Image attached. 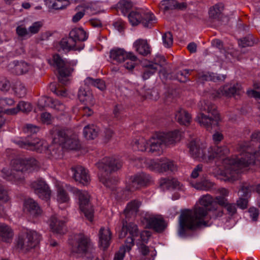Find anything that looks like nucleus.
I'll list each match as a JSON object with an SVG mask.
<instances>
[{"mask_svg": "<svg viewBox=\"0 0 260 260\" xmlns=\"http://www.w3.org/2000/svg\"><path fill=\"white\" fill-rule=\"evenodd\" d=\"M135 50L140 54L145 56L150 53V47L146 40L139 39L133 44Z\"/></svg>", "mask_w": 260, "mask_h": 260, "instance_id": "31", "label": "nucleus"}, {"mask_svg": "<svg viewBox=\"0 0 260 260\" xmlns=\"http://www.w3.org/2000/svg\"><path fill=\"white\" fill-rule=\"evenodd\" d=\"M53 120V117L50 113L48 112H43L41 115V120L44 124H49Z\"/></svg>", "mask_w": 260, "mask_h": 260, "instance_id": "57", "label": "nucleus"}, {"mask_svg": "<svg viewBox=\"0 0 260 260\" xmlns=\"http://www.w3.org/2000/svg\"><path fill=\"white\" fill-rule=\"evenodd\" d=\"M15 94L19 98L24 97L26 94V89L21 82H15L13 85Z\"/></svg>", "mask_w": 260, "mask_h": 260, "instance_id": "50", "label": "nucleus"}, {"mask_svg": "<svg viewBox=\"0 0 260 260\" xmlns=\"http://www.w3.org/2000/svg\"><path fill=\"white\" fill-rule=\"evenodd\" d=\"M254 89H249L247 90V94L249 97L254 98L256 100H260V82H255L253 85Z\"/></svg>", "mask_w": 260, "mask_h": 260, "instance_id": "51", "label": "nucleus"}, {"mask_svg": "<svg viewBox=\"0 0 260 260\" xmlns=\"http://www.w3.org/2000/svg\"><path fill=\"white\" fill-rule=\"evenodd\" d=\"M223 139V136L221 132H215L212 136L213 141L215 143H218Z\"/></svg>", "mask_w": 260, "mask_h": 260, "instance_id": "64", "label": "nucleus"}, {"mask_svg": "<svg viewBox=\"0 0 260 260\" xmlns=\"http://www.w3.org/2000/svg\"><path fill=\"white\" fill-rule=\"evenodd\" d=\"M126 60L127 61L124 64V68L128 70H132L135 67L138 58L134 53L128 52V55H127Z\"/></svg>", "mask_w": 260, "mask_h": 260, "instance_id": "49", "label": "nucleus"}, {"mask_svg": "<svg viewBox=\"0 0 260 260\" xmlns=\"http://www.w3.org/2000/svg\"><path fill=\"white\" fill-rule=\"evenodd\" d=\"M70 244L71 252L86 260H92L95 256V248L90 239L83 234L76 235L74 241Z\"/></svg>", "mask_w": 260, "mask_h": 260, "instance_id": "7", "label": "nucleus"}, {"mask_svg": "<svg viewBox=\"0 0 260 260\" xmlns=\"http://www.w3.org/2000/svg\"><path fill=\"white\" fill-rule=\"evenodd\" d=\"M241 89L238 84L233 86L226 85L215 92L212 93L213 99L220 98L222 96H231L236 94H240Z\"/></svg>", "mask_w": 260, "mask_h": 260, "instance_id": "20", "label": "nucleus"}, {"mask_svg": "<svg viewBox=\"0 0 260 260\" xmlns=\"http://www.w3.org/2000/svg\"><path fill=\"white\" fill-rule=\"evenodd\" d=\"M250 188L249 186H243L241 189L239 190V195L243 198H240L239 200L237 201V206L241 208V209H245L247 208L248 201L247 199L245 198H247L250 192Z\"/></svg>", "mask_w": 260, "mask_h": 260, "instance_id": "38", "label": "nucleus"}, {"mask_svg": "<svg viewBox=\"0 0 260 260\" xmlns=\"http://www.w3.org/2000/svg\"><path fill=\"white\" fill-rule=\"evenodd\" d=\"M42 26L43 23L41 21H36L34 22L28 29L30 36L38 33Z\"/></svg>", "mask_w": 260, "mask_h": 260, "instance_id": "53", "label": "nucleus"}, {"mask_svg": "<svg viewBox=\"0 0 260 260\" xmlns=\"http://www.w3.org/2000/svg\"><path fill=\"white\" fill-rule=\"evenodd\" d=\"M12 170L4 169L2 177L16 184L23 183L24 180L23 172L30 173L38 170L39 164L34 158H17L11 161Z\"/></svg>", "mask_w": 260, "mask_h": 260, "instance_id": "4", "label": "nucleus"}, {"mask_svg": "<svg viewBox=\"0 0 260 260\" xmlns=\"http://www.w3.org/2000/svg\"><path fill=\"white\" fill-rule=\"evenodd\" d=\"M141 222L146 228L153 229L157 232L162 231L165 228L164 221L160 217L146 214L142 217Z\"/></svg>", "mask_w": 260, "mask_h": 260, "instance_id": "15", "label": "nucleus"}, {"mask_svg": "<svg viewBox=\"0 0 260 260\" xmlns=\"http://www.w3.org/2000/svg\"><path fill=\"white\" fill-rule=\"evenodd\" d=\"M239 45L242 47L246 46H251L254 44V41L252 40V37H248L241 40L239 42Z\"/></svg>", "mask_w": 260, "mask_h": 260, "instance_id": "60", "label": "nucleus"}, {"mask_svg": "<svg viewBox=\"0 0 260 260\" xmlns=\"http://www.w3.org/2000/svg\"><path fill=\"white\" fill-rule=\"evenodd\" d=\"M73 177L76 182L84 185H88L90 181L88 171L82 166H77L72 168Z\"/></svg>", "mask_w": 260, "mask_h": 260, "instance_id": "19", "label": "nucleus"}, {"mask_svg": "<svg viewBox=\"0 0 260 260\" xmlns=\"http://www.w3.org/2000/svg\"><path fill=\"white\" fill-rule=\"evenodd\" d=\"M12 229L5 223L0 222V239L6 242H9L13 237Z\"/></svg>", "mask_w": 260, "mask_h": 260, "instance_id": "37", "label": "nucleus"}, {"mask_svg": "<svg viewBox=\"0 0 260 260\" xmlns=\"http://www.w3.org/2000/svg\"><path fill=\"white\" fill-rule=\"evenodd\" d=\"M23 210L32 216H37L42 213V210L38 204L32 199H28L25 200L23 204Z\"/></svg>", "mask_w": 260, "mask_h": 260, "instance_id": "26", "label": "nucleus"}, {"mask_svg": "<svg viewBox=\"0 0 260 260\" xmlns=\"http://www.w3.org/2000/svg\"><path fill=\"white\" fill-rule=\"evenodd\" d=\"M63 83V82H51L49 85V88L51 91L55 94L65 96L67 95V93Z\"/></svg>", "mask_w": 260, "mask_h": 260, "instance_id": "45", "label": "nucleus"}, {"mask_svg": "<svg viewBox=\"0 0 260 260\" xmlns=\"http://www.w3.org/2000/svg\"><path fill=\"white\" fill-rule=\"evenodd\" d=\"M144 96L146 99L148 98L154 101L157 100L159 98L158 92L155 89H148Z\"/></svg>", "mask_w": 260, "mask_h": 260, "instance_id": "58", "label": "nucleus"}, {"mask_svg": "<svg viewBox=\"0 0 260 260\" xmlns=\"http://www.w3.org/2000/svg\"><path fill=\"white\" fill-rule=\"evenodd\" d=\"M13 64V72L17 75L26 74L32 69V66L23 61H14Z\"/></svg>", "mask_w": 260, "mask_h": 260, "instance_id": "33", "label": "nucleus"}, {"mask_svg": "<svg viewBox=\"0 0 260 260\" xmlns=\"http://www.w3.org/2000/svg\"><path fill=\"white\" fill-rule=\"evenodd\" d=\"M132 146L134 150L145 151L149 148V140H147L143 137H140L133 140Z\"/></svg>", "mask_w": 260, "mask_h": 260, "instance_id": "39", "label": "nucleus"}, {"mask_svg": "<svg viewBox=\"0 0 260 260\" xmlns=\"http://www.w3.org/2000/svg\"><path fill=\"white\" fill-rule=\"evenodd\" d=\"M186 7L185 3H179L176 0H162L159 4V8L164 11L173 9L183 10Z\"/></svg>", "mask_w": 260, "mask_h": 260, "instance_id": "30", "label": "nucleus"}, {"mask_svg": "<svg viewBox=\"0 0 260 260\" xmlns=\"http://www.w3.org/2000/svg\"><path fill=\"white\" fill-rule=\"evenodd\" d=\"M215 202L217 203L221 207H225L229 214L233 215L236 211V206L234 204H229L226 198L221 196H217L215 199Z\"/></svg>", "mask_w": 260, "mask_h": 260, "instance_id": "41", "label": "nucleus"}, {"mask_svg": "<svg viewBox=\"0 0 260 260\" xmlns=\"http://www.w3.org/2000/svg\"><path fill=\"white\" fill-rule=\"evenodd\" d=\"M121 161L117 157H105L96 164L99 169V178L105 186L113 188L118 180L111 178L109 174L122 167Z\"/></svg>", "mask_w": 260, "mask_h": 260, "instance_id": "5", "label": "nucleus"}, {"mask_svg": "<svg viewBox=\"0 0 260 260\" xmlns=\"http://www.w3.org/2000/svg\"><path fill=\"white\" fill-rule=\"evenodd\" d=\"M60 46L64 51L68 52L70 50L80 51L83 49L84 45L83 44L77 45L70 37L69 38L62 39L60 42Z\"/></svg>", "mask_w": 260, "mask_h": 260, "instance_id": "28", "label": "nucleus"}, {"mask_svg": "<svg viewBox=\"0 0 260 260\" xmlns=\"http://www.w3.org/2000/svg\"><path fill=\"white\" fill-rule=\"evenodd\" d=\"M143 13L144 10L143 9H137L136 10L132 11L129 14L128 18L129 22L132 25H137L140 23H141Z\"/></svg>", "mask_w": 260, "mask_h": 260, "instance_id": "40", "label": "nucleus"}, {"mask_svg": "<svg viewBox=\"0 0 260 260\" xmlns=\"http://www.w3.org/2000/svg\"><path fill=\"white\" fill-rule=\"evenodd\" d=\"M131 180L132 185L128 187V189L133 191L139 187L149 185L151 182V177L149 174L142 172L135 175Z\"/></svg>", "mask_w": 260, "mask_h": 260, "instance_id": "17", "label": "nucleus"}, {"mask_svg": "<svg viewBox=\"0 0 260 260\" xmlns=\"http://www.w3.org/2000/svg\"><path fill=\"white\" fill-rule=\"evenodd\" d=\"M65 219L58 217L56 215L50 217L48 220V224L51 231L57 234H64L67 230L65 227Z\"/></svg>", "mask_w": 260, "mask_h": 260, "instance_id": "22", "label": "nucleus"}, {"mask_svg": "<svg viewBox=\"0 0 260 260\" xmlns=\"http://www.w3.org/2000/svg\"><path fill=\"white\" fill-rule=\"evenodd\" d=\"M99 245L103 249L109 247L111 239V233L108 228H101L99 233Z\"/></svg>", "mask_w": 260, "mask_h": 260, "instance_id": "29", "label": "nucleus"}, {"mask_svg": "<svg viewBox=\"0 0 260 260\" xmlns=\"http://www.w3.org/2000/svg\"><path fill=\"white\" fill-rule=\"evenodd\" d=\"M20 146L28 149L32 150H36L39 152H42L46 149H48L51 151L52 149V146L48 147L46 142L44 140H40L39 139H35L32 142L26 141L22 142Z\"/></svg>", "mask_w": 260, "mask_h": 260, "instance_id": "21", "label": "nucleus"}, {"mask_svg": "<svg viewBox=\"0 0 260 260\" xmlns=\"http://www.w3.org/2000/svg\"><path fill=\"white\" fill-rule=\"evenodd\" d=\"M127 221L123 224V227L121 230V233L120 235V238H123L125 236L126 234L128 232L129 237L126 239L125 245L121 247L119 251L116 253L114 260H123L125 252L126 251H129L132 247L134 244V241L136 238L139 236V232L136 224L133 223H129L127 225Z\"/></svg>", "mask_w": 260, "mask_h": 260, "instance_id": "9", "label": "nucleus"}, {"mask_svg": "<svg viewBox=\"0 0 260 260\" xmlns=\"http://www.w3.org/2000/svg\"><path fill=\"white\" fill-rule=\"evenodd\" d=\"M45 4L49 9L62 10L70 5L69 0H45Z\"/></svg>", "mask_w": 260, "mask_h": 260, "instance_id": "34", "label": "nucleus"}, {"mask_svg": "<svg viewBox=\"0 0 260 260\" xmlns=\"http://www.w3.org/2000/svg\"><path fill=\"white\" fill-rule=\"evenodd\" d=\"M140 205L141 203L136 200L133 201L129 203L124 210V214L126 218L135 217L139 212V209Z\"/></svg>", "mask_w": 260, "mask_h": 260, "instance_id": "36", "label": "nucleus"}, {"mask_svg": "<svg viewBox=\"0 0 260 260\" xmlns=\"http://www.w3.org/2000/svg\"><path fill=\"white\" fill-rule=\"evenodd\" d=\"M223 215V210L221 207L215 208L214 207L208 212V217L205 219V224H202V225H207L206 221L209 218L216 219L221 217Z\"/></svg>", "mask_w": 260, "mask_h": 260, "instance_id": "48", "label": "nucleus"}, {"mask_svg": "<svg viewBox=\"0 0 260 260\" xmlns=\"http://www.w3.org/2000/svg\"><path fill=\"white\" fill-rule=\"evenodd\" d=\"M49 63L57 70L58 78L63 79L71 76L73 71V69L71 67L76 66L77 61H69L66 59H62L58 54H54L52 59L49 61Z\"/></svg>", "mask_w": 260, "mask_h": 260, "instance_id": "11", "label": "nucleus"}, {"mask_svg": "<svg viewBox=\"0 0 260 260\" xmlns=\"http://www.w3.org/2000/svg\"><path fill=\"white\" fill-rule=\"evenodd\" d=\"M162 137L157 133L149 139V152L156 155H160L162 153L163 146L165 145Z\"/></svg>", "mask_w": 260, "mask_h": 260, "instance_id": "18", "label": "nucleus"}, {"mask_svg": "<svg viewBox=\"0 0 260 260\" xmlns=\"http://www.w3.org/2000/svg\"><path fill=\"white\" fill-rule=\"evenodd\" d=\"M157 22L154 15L151 12L144 11L141 23L145 27L150 28Z\"/></svg>", "mask_w": 260, "mask_h": 260, "instance_id": "42", "label": "nucleus"}, {"mask_svg": "<svg viewBox=\"0 0 260 260\" xmlns=\"http://www.w3.org/2000/svg\"><path fill=\"white\" fill-rule=\"evenodd\" d=\"M41 240V235L34 231H27L17 241L18 248L28 250L36 247Z\"/></svg>", "mask_w": 260, "mask_h": 260, "instance_id": "13", "label": "nucleus"}, {"mask_svg": "<svg viewBox=\"0 0 260 260\" xmlns=\"http://www.w3.org/2000/svg\"><path fill=\"white\" fill-rule=\"evenodd\" d=\"M223 10V5L222 4L215 5L212 7L209 12V17L213 20H219Z\"/></svg>", "mask_w": 260, "mask_h": 260, "instance_id": "46", "label": "nucleus"}, {"mask_svg": "<svg viewBox=\"0 0 260 260\" xmlns=\"http://www.w3.org/2000/svg\"><path fill=\"white\" fill-rule=\"evenodd\" d=\"M32 109V106L30 103L20 101L18 103L16 107L5 109L4 111L5 113L8 115H13L17 114L20 111L27 113L30 112Z\"/></svg>", "mask_w": 260, "mask_h": 260, "instance_id": "24", "label": "nucleus"}, {"mask_svg": "<svg viewBox=\"0 0 260 260\" xmlns=\"http://www.w3.org/2000/svg\"><path fill=\"white\" fill-rule=\"evenodd\" d=\"M174 117L177 122L183 125H189L191 121L190 114L182 107H178L175 109Z\"/></svg>", "mask_w": 260, "mask_h": 260, "instance_id": "23", "label": "nucleus"}, {"mask_svg": "<svg viewBox=\"0 0 260 260\" xmlns=\"http://www.w3.org/2000/svg\"><path fill=\"white\" fill-rule=\"evenodd\" d=\"M99 128L94 125H87L83 129V135L88 140L94 139L98 136Z\"/></svg>", "mask_w": 260, "mask_h": 260, "instance_id": "44", "label": "nucleus"}, {"mask_svg": "<svg viewBox=\"0 0 260 260\" xmlns=\"http://www.w3.org/2000/svg\"><path fill=\"white\" fill-rule=\"evenodd\" d=\"M190 154L194 159L204 162L209 163L216 159V164L219 167L215 172L216 175L225 182H233L240 178L242 169L260 161V148L254 151L249 142L239 144L237 148L238 154L231 157L226 156L229 154V148L222 147H207V143L198 139H194L187 144Z\"/></svg>", "mask_w": 260, "mask_h": 260, "instance_id": "1", "label": "nucleus"}, {"mask_svg": "<svg viewBox=\"0 0 260 260\" xmlns=\"http://www.w3.org/2000/svg\"><path fill=\"white\" fill-rule=\"evenodd\" d=\"M91 106L85 105L81 107L82 114L86 116H90L93 114V111L90 107Z\"/></svg>", "mask_w": 260, "mask_h": 260, "instance_id": "61", "label": "nucleus"}, {"mask_svg": "<svg viewBox=\"0 0 260 260\" xmlns=\"http://www.w3.org/2000/svg\"><path fill=\"white\" fill-rule=\"evenodd\" d=\"M31 186L40 199L46 201L50 199L51 191L44 180L40 179L32 182Z\"/></svg>", "mask_w": 260, "mask_h": 260, "instance_id": "14", "label": "nucleus"}, {"mask_svg": "<svg viewBox=\"0 0 260 260\" xmlns=\"http://www.w3.org/2000/svg\"><path fill=\"white\" fill-rule=\"evenodd\" d=\"M190 183L192 187L197 190H210L214 184L205 179L203 171V166L202 164L197 165L192 171L190 175Z\"/></svg>", "mask_w": 260, "mask_h": 260, "instance_id": "10", "label": "nucleus"}, {"mask_svg": "<svg viewBox=\"0 0 260 260\" xmlns=\"http://www.w3.org/2000/svg\"><path fill=\"white\" fill-rule=\"evenodd\" d=\"M200 112L198 113L196 121L202 126L210 128L217 125L221 121L216 106L208 101H202L198 105Z\"/></svg>", "mask_w": 260, "mask_h": 260, "instance_id": "6", "label": "nucleus"}, {"mask_svg": "<svg viewBox=\"0 0 260 260\" xmlns=\"http://www.w3.org/2000/svg\"><path fill=\"white\" fill-rule=\"evenodd\" d=\"M52 132V142L57 145V150L60 148V145L72 150L79 148L80 145L77 136L72 134L70 131L59 130L57 128H54Z\"/></svg>", "mask_w": 260, "mask_h": 260, "instance_id": "8", "label": "nucleus"}, {"mask_svg": "<svg viewBox=\"0 0 260 260\" xmlns=\"http://www.w3.org/2000/svg\"><path fill=\"white\" fill-rule=\"evenodd\" d=\"M156 66V64H154L152 66V68L146 69L142 75L143 79L145 80L149 79L155 72L157 69Z\"/></svg>", "mask_w": 260, "mask_h": 260, "instance_id": "56", "label": "nucleus"}, {"mask_svg": "<svg viewBox=\"0 0 260 260\" xmlns=\"http://www.w3.org/2000/svg\"><path fill=\"white\" fill-rule=\"evenodd\" d=\"M159 184L164 187H172L176 189H181L182 186L180 182L176 179H169L166 178H161L159 180Z\"/></svg>", "mask_w": 260, "mask_h": 260, "instance_id": "43", "label": "nucleus"}, {"mask_svg": "<svg viewBox=\"0 0 260 260\" xmlns=\"http://www.w3.org/2000/svg\"><path fill=\"white\" fill-rule=\"evenodd\" d=\"M248 212L249 215L253 221H256L258 216V211L255 207H251L249 209Z\"/></svg>", "mask_w": 260, "mask_h": 260, "instance_id": "62", "label": "nucleus"}, {"mask_svg": "<svg viewBox=\"0 0 260 260\" xmlns=\"http://www.w3.org/2000/svg\"><path fill=\"white\" fill-rule=\"evenodd\" d=\"M15 104V101L12 98L0 97V106H12Z\"/></svg>", "mask_w": 260, "mask_h": 260, "instance_id": "59", "label": "nucleus"}, {"mask_svg": "<svg viewBox=\"0 0 260 260\" xmlns=\"http://www.w3.org/2000/svg\"><path fill=\"white\" fill-rule=\"evenodd\" d=\"M78 98L85 105L93 106L94 104L92 94L86 84L79 89Z\"/></svg>", "mask_w": 260, "mask_h": 260, "instance_id": "25", "label": "nucleus"}, {"mask_svg": "<svg viewBox=\"0 0 260 260\" xmlns=\"http://www.w3.org/2000/svg\"><path fill=\"white\" fill-rule=\"evenodd\" d=\"M128 55V52H126L123 48H113L110 51V58L114 62L121 63L124 61Z\"/></svg>", "mask_w": 260, "mask_h": 260, "instance_id": "27", "label": "nucleus"}, {"mask_svg": "<svg viewBox=\"0 0 260 260\" xmlns=\"http://www.w3.org/2000/svg\"><path fill=\"white\" fill-rule=\"evenodd\" d=\"M38 106L41 108L45 106H48L50 107H56L57 105L60 107V109L62 110L64 108L63 104L58 100H54L48 96H42L39 99L38 102Z\"/></svg>", "mask_w": 260, "mask_h": 260, "instance_id": "35", "label": "nucleus"}, {"mask_svg": "<svg viewBox=\"0 0 260 260\" xmlns=\"http://www.w3.org/2000/svg\"><path fill=\"white\" fill-rule=\"evenodd\" d=\"M225 79V76L222 75H217V74L214 73H203L200 76V80L202 81H216L220 80H224Z\"/></svg>", "mask_w": 260, "mask_h": 260, "instance_id": "47", "label": "nucleus"}, {"mask_svg": "<svg viewBox=\"0 0 260 260\" xmlns=\"http://www.w3.org/2000/svg\"><path fill=\"white\" fill-rule=\"evenodd\" d=\"M70 37L77 45L78 42L85 41L88 38L86 32L82 27L72 29L70 32Z\"/></svg>", "mask_w": 260, "mask_h": 260, "instance_id": "32", "label": "nucleus"}, {"mask_svg": "<svg viewBox=\"0 0 260 260\" xmlns=\"http://www.w3.org/2000/svg\"><path fill=\"white\" fill-rule=\"evenodd\" d=\"M120 9L123 15H126L132 8L133 5L131 2L122 0L119 3Z\"/></svg>", "mask_w": 260, "mask_h": 260, "instance_id": "54", "label": "nucleus"}, {"mask_svg": "<svg viewBox=\"0 0 260 260\" xmlns=\"http://www.w3.org/2000/svg\"><path fill=\"white\" fill-rule=\"evenodd\" d=\"M16 32L17 35L21 38L30 37L28 30L23 25L18 26L16 29Z\"/></svg>", "mask_w": 260, "mask_h": 260, "instance_id": "55", "label": "nucleus"}, {"mask_svg": "<svg viewBox=\"0 0 260 260\" xmlns=\"http://www.w3.org/2000/svg\"><path fill=\"white\" fill-rule=\"evenodd\" d=\"M162 135V142L166 146H173L180 142L182 135V132L178 129L168 132H159Z\"/></svg>", "mask_w": 260, "mask_h": 260, "instance_id": "16", "label": "nucleus"}, {"mask_svg": "<svg viewBox=\"0 0 260 260\" xmlns=\"http://www.w3.org/2000/svg\"><path fill=\"white\" fill-rule=\"evenodd\" d=\"M9 200L7 192L5 190L2 186H0V201L7 202Z\"/></svg>", "mask_w": 260, "mask_h": 260, "instance_id": "63", "label": "nucleus"}, {"mask_svg": "<svg viewBox=\"0 0 260 260\" xmlns=\"http://www.w3.org/2000/svg\"><path fill=\"white\" fill-rule=\"evenodd\" d=\"M214 207L212 198L209 194L203 196L192 210L181 211L179 218V234L182 236L186 230H193L205 224L208 212Z\"/></svg>", "mask_w": 260, "mask_h": 260, "instance_id": "2", "label": "nucleus"}, {"mask_svg": "<svg viewBox=\"0 0 260 260\" xmlns=\"http://www.w3.org/2000/svg\"><path fill=\"white\" fill-rule=\"evenodd\" d=\"M163 45L165 47H170L173 42V38L170 32H167L162 36Z\"/></svg>", "mask_w": 260, "mask_h": 260, "instance_id": "52", "label": "nucleus"}, {"mask_svg": "<svg viewBox=\"0 0 260 260\" xmlns=\"http://www.w3.org/2000/svg\"><path fill=\"white\" fill-rule=\"evenodd\" d=\"M54 185L56 189V200L59 206L63 204L66 207L70 202V198L65 190L67 189L78 198L80 210L89 221H92L93 209L90 203V196L87 191L80 190L57 180L55 181Z\"/></svg>", "mask_w": 260, "mask_h": 260, "instance_id": "3", "label": "nucleus"}, {"mask_svg": "<svg viewBox=\"0 0 260 260\" xmlns=\"http://www.w3.org/2000/svg\"><path fill=\"white\" fill-rule=\"evenodd\" d=\"M145 166L150 170L158 173L168 171L173 172L177 170V166L174 161L165 157L156 160H147Z\"/></svg>", "mask_w": 260, "mask_h": 260, "instance_id": "12", "label": "nucleus"}]
</instances>
